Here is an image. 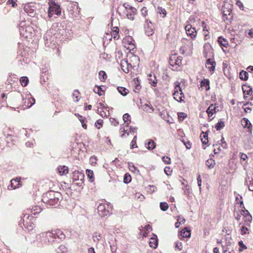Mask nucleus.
<instances>
[{"mask_svg":"<svg viewBox=\"0 0 253 253\" xmlns=\"http://www.w3.org/2000/svg\"><path fill=\"white\" fill-rule=\"evenodd\" d=\"M41 235L44 238L45 243L53 245L58 243L65 239V235L60 229L42 233Z\"/></svg>","mask_w":253,"mask_h":253,"instance_id":"nucleus-1","label":"nucleus"},{"mask_svg":"<svg viewBox=\"0 0 253 253\" xmlns=\"http://www.w3.org/2000/svg\"><path fill=\"white\" fill-rule=\"evenodd\" d=\"M69 14L73 18H77L80 14V8L77 2H71L69 3L68 8Z\"/></svg>","mask_w":253,"mask_h":253,"instance_id":"nucleus-2","label":"nucleus"},{"mask_svg":"<svg viewBox=\"0 0 253 253\" xmlns=\"http://www.w3.org/2000/svg\"><path fill=\"white\" fill-rule=\"evenodd\" d=\"M111 209V206L108 204H100L97 207L98 212L102 217L109 215Z\"/></svg>","mask_w":253,"mask_h":253,"instance_id":"nucleus-3","label":"nucleus"},{"mask_svg":"<svg viewBox=\"0 0 253 253\" xmlns=\"http://www.w3.org/2000/svg\"><path fill=\"white\" fill-rule=\"evenodd\" d=\"M222 13L224 21L226 22L227 24L230 23L233 18L231 8L223 7L222 8Z\"/></svg>","mask_w":253,"mask_h":253,"instance_id":"nucleus-4","label":"nucleus"},{"mask_svg":"<svg viewBox=\"0 0 253 253\" xmlns=\"http://www.w3.org/2000/svg\"><path fill=\"white\" fill-rule=\"evenodd\" d=\"M185 30L188 36L190 37L192 40H194L197 36V31L191 25L187 24L185 26Z\"/></svg>","mask_w":253,"mask_h":253,"instance_id":"nucleus-5","label":"nucleus"},{"mask_svg":"<svg viewBox=\"0 0 253 253\" xmlns=\"http://www.w3.org/2000/svg\"><path fill=\"white\" fill-rule=\"evenodd\" d=\"M56 31V28L52 26L49 30L46 32L45 34L44 35L43 38L47 42H48V40L51 41L50 38H52V36H54L56 38H58V34L55 33Z\"/></svg>","mask_w":253,"mask_h":253,"instance_id":"nucleus-6","label":"nucleus"},{"mask_svg":"<svg viewBox=\"0 0 253 253\" xmlns=\"http://www.w3.org/2000/svg\"><path fill=\"white\" fill-rule=\"evenodd\" d=\"M121 66L123 71L126 73H127L129 72V68H131L135 67V66H132L131 63H128L126 60H123L121 61Z\"/></svg>","mask_w":253,"mask_h":253,"instance_id":"nucleus-7","label":"nucleus"},{"mask_svg":"<svg viewBox=\"0 0 253 253\" xmlns=\"http://www.w3.org/2000/svg\"><path fill=\"white\" fill-rule=\"evenodd\" d=\"M55 191H47L43 194L42 201L43 202H47L48 201L52 200L54 198V194Z\"/></svg>","mask_w":253,"mask_h":253,"instance_id":"nucleus-8","label":"nucleus"},{"mask_svg":"<svg viewBox=\"0 0 253 253\" xmlns=\"http://www.w3.org/2000/svg\"><path fill=\"white\" fill-rule=\"evenodd\" d=\"M241 124L244 128H248L249 129V131L250 133H252V125L251 123H250V122L249 121V120L247 118H243L241 121Z\"/></svg>","mask_w":253,"mask_h":253,"instance_id":"nucleus-9","label":"nucleus"},{"mask_svg":"<svg viewBox=\"0 0 253 253\" xmlns=\"http://www.w3.org/2000/svg\"><path fill=\"white\" fill-rule=\"evenodd\" d=\"M20 179L21 178L20 177H16L11 180L10 184L11 187L13 189L19 188L20 186L21 185Z\"/></svg>","mask_w":253,"mask_h":253,"instance_id":"nucleus-10","label":"nucleus"},{"mask_svg":"<svg viewBox=\"0 0 253 253\" xmlns=\"http://www.w3.org/2000/svg\"><path fill=\"white\" fill-rule=\"evenodd\" d=\"M180 84L178 82H176L175 83V87L174 89V92L172 93L173 96V98L175 100L177 101V99H178L179 96V91H181V87L180 85Z\"/></svg>","mask_w":253,"mask_h":253,"instance_id":"nucleus-11","label":"nucleus"},{"mask_svg":"<svg viewBox=\"0 0 253 253\" xmlns=\"http://www.w3.org/2000/svg\"><path fill=\"white\" fill-rule=\"evenodd\" d=\"M145 32L146 35L150 36L153 35L154 31L152 28V23L150 21L147 23V26H144Z\"/></svg>","mask_w":253,"mask_h":253,"instance_id":"nucleus-12","label":"nucleus"},{"mask_svg":"<svg viewBox=\"0 0 253 253\" xmlns=\"http://www.w3.org/2000/svg\"><path fill=\"white\" fill-rule=\"evenodd\" d=\"M215 62L214 61H211V60L210 58L207 59L206 61V67L210 71H213L215 70Z\"/></svg>","mask_w":253,"mask_h":253,"instance_id":"nucleus-13","label":"nucleus"},{"mask_svg":"<svg viewBox=\"0 0 253 253\" xmlns=\"http://www.w3.org/2000/svg\"><path fill=\"white\" fill-rule=\"evenodd\" d=\"M176 57V55H172L169 58V63L170 66L172 67L173 70L178 71V67H177L176 62H175V58Z\"/></svg>","mask_w":253,"mask_h":253,"instance_id":"nucleus-14","label":"nucleus"},{"mask_svg":"<svg viewBox=\"0 0 253 253\" xmlns=\"http://www.w3.org/2000/svg\"><path fill=\"white\" fill-rule=\"evenodd\" d=\"M145 146L149 150H152L156 148V144L152 139H148L147 142L145 143Z\"/></svg>","mask_w":253,"mask_h":253,"instance_id":"nucleus-15","label":"nucleus"},{"mask_svg":"<svg viewBox=\"0 0 253 253\" xmlns=\"http://www.w3.org/2000/svg\"><path fill=\"white\" fill-rule=\"evenodd\" d=\"M242 90L244 94L251 95L253 92L252 88L246 84H244L242 86Z\"/></svg>","mask_w":253,"mask_h":253,"instance_id":"nucleus-16","label":"nucleus"},{"mask_svg":"<svg viewBox=\"0 0 253 253\" xmlns=\"http://www.w3.org/2000/svg\"><path fill=\"white\" fill-rule=\"evenodd\" d=\"M201 141L204 145L208 143V133L207 132H202L200 135Z\"/></svg>","mask_w":253,"mask_h":253,"instance_id":"nucleus-17","label":"nucleus"},{"mask_svg":"<svg viewBox=\"0 0 253 253\" xmlns=\"http://www.w3.org/2000/svg\"><path fill=\"white\" fill-rule=\"evenodd\" d=\"M216 107L214 106L213 104L210 105L206 111L209 117H211L213 114L216 112Z\"/></svg>","mask_w":253,"mask_h":253,"instance_id":"nucleus-18","label":"nucleus"},{"mask_svg":"<svg viewBox=\"0 0 253 253\" xmlns=\"http://www.w3.org/2000/svg\"><path fill=\"white\" fill-rule=\"evenodd\" d=\"M149 78L148 79L149 84L153 86H156L157 84V80L155 75H152L150 74L149 75Z\"/></svg>","mask_w":253,"mask_h":253,"instance_id":"nucleus-19","label":"nucleus"},{"mask_svg":"<svg viewBox=\"0 0 253 253\" xmlns=\"http://www.w3.org/2000/svg\"><path fill=\"white\" fill-rule=\"evenodd\" d=\"M218 42L220 46H222L227 47L228 45V42L227 40L224 38L223 37L220 36L218 38Z\"/></svg>","mask_w":253,"mask_h":253,"instance_id":"nucleus-20","label":"nucleus"},{"mask_svg":"<svg viewBox=\"0 0 253 253\" xmlns=\"http://www.w3.org/2000/svg\"><path fill=\"white\" fill-rule=\"evenodd\" d=\"M24 10L31 17H34L36 14L34 10L29 5H25Z\"/></svg>","mask_w":253,"mask_h":253,"instance_id":"nucleus-21","label":"nucleus"},{"mask_svg":"<svg viewBox=\"0 0 253 253\" xmlns=\"http://www.w3.org/2000/svg\"><path fill=\"white\" fill-rule=\"evenodd\" d=\"M55 186L53 182L51 181L48 179L45 180L44 185H43V188L45 189H49L50 190Z\"/></svg>","mask_w":253,"mask_h":253,"instance_id":"nucleus-22","label":"nucleus"},{"mask_svg":"<svg viewBox=\"0 0 253 253\" xmlns=\"http://www.w3.org/2000/svg\"><path fill=\"white\" fill-rule=\"evenodd\" d=\"M201 87H205L206 90L207 91L210 90V81L208 79H204V80L201 81Z\"/></svg>","mask_w":253,"mask_h":253,"instance_id":"nucleus-23","label":"nucleus"},{"mask_svg":"<svg viewBox=\"0 0 253 253\" xmlns=\"http://www.w3.org/2000/svg\"><path fill=\"white\" fill-rule=\"evenodd\" d=\"M180 236L182 238H188L191 236L190 230H187V228L183 229L180 232Z\"/></svg>","mask_w":253,"mask_h":253,"instance_id":"nucleus-24","label":"nucleus"},{"mask_svg":"<svg viewBox=\"0 0 253 253\" xmlns=\"http://www.w3.org/2000/svg\"><path fill=\"white\" fill-rule=\"evenodd\" d=\"M84 176V174L79 171H76L73 173V179L75 180L80 179L82 181Z\"/></svg>","mask_w":253,"mask_h":253,"instance_id":"nucleus-25","label":"nucleus"},{"mask_svg":"<svg viewBox=\"0 0 253 253\" xmlns=\"http://www.w3.org/2000/svg\"><path fill=\"white\" fill-rule=\"evenodd\" d=\"M58 169L60 175H63L68 173V168L65 166L59 167Z\"/></svg>","mask_w":253,"mask_h":253,"instance_id":"nucleus-26","label":"nucleus"},{"mask_svg":"<svg viewBox=\"0 0 253 253\" xmlns=\"http://www.w3.org/2000/svg\"><path fill=\"white\" fill-rule=\"evenodd\" d=\"M123 6H124L126 10L128 9L130 10V12L131 13H133V14L136 13L137 9L135 7L130 6L128 3H125L123 4Z\"/></svg>","mask_w":253,"mask_h":253,"instance_id":"nucleus-27","label":"nucleus"},{"mask_svg":"<svg viewBox=\"0 0 253 253\" xmlns=\"http://www.w3.org/2000/svg\"><path fill=\"white\" fill-rule=\"evenodd\" d=\"M51 8H53L52 10L53 11L54 14H55L57 16L61 15V9L60 6L58 5L54 4L53 6H51Z\"/></svg>","mask_w":253,"mask_h":253,"instance_id":"nucleus-28","label":"nucleus"},{"mask_svg":"<svg viewBox=\"0 0 253 253\" xmlns=\"http://www.w3.org/2000/svg\"><path fill=\"white\" fill-rule=\"evenodd\" d=\"M142 108L144 111L149 113L152 112L154 110V109L152 105H149L147 104H145L142 106Z\"/></svg>","mask_w":253,"mask_h":253,"instance_id":"nucleus-29","label":"nucleus"},{"mask_svg":"<svg viewBox=\"0 0 253 253\" xmlns=\"http://www.w3.org/2000/svg\"><path fill=\"white\" fill-rule=\"evenodd\" d=\"M248 75L247 72L242 70L239 74L240 79L242 81H247L248 79Z\"/></svg>","mask_w":253,"mask_h":253,"instance_id":"nucleus-30","label":"nucleus"},{"mask_svg":"<svg viewBox=\"0 0 253 253\" xmlns=\"http://www.w3.org/2000/svg\"><path fill=\"white\" fill-rule=\"evenodd\" d=\"M225 126L224 122L220 120L215 126V128L217 131L222 129Z\"/></svg>","mask_w":253,"mask_h":253,"instance_id":"nucleus-31","label":"nucleus"},{"mask_svg":"<svg viewBox=\"0 0 253 253\" xmlns=\"http://www.w3.org/2000/svg\"><path fill=\"white\" fill-rule=\"evenodd\" d=\"M20 82L22 86H26L29 83V79L27 77H22L20 79Z\"/></svg>","mask_w":253,"mask_h":253,"instance_id":"nucleus-32","label":"nucleus"},{"mask_svg":"<svg viewBox=\"0 0 253 253\" xmlns=\"http://www.w3.org/2000/svg\"><path fill=\"white\" fill-rule=\"evenodd\" d=\"M117 89L118 91L124 96L126 95L128 93V90L124 87H118Z\"/></svg>","mask_w":253,"mask_h":253,"instance_id":"nucleus-33","label":"nucleus"},{"mask_svg":"<svg viewBox=\"0 0 253 253\" xmlns=\"http://www.w3.org/2000/svg\"><path fill=\"white\" fill-rule=\"evenodd\" d=\"M150 246L154 249H156L158 246V240L154 238H151L149 242Z\"/></svg>","mask_w":253,"mask_h":253,"instance_id":"nucleus-34","label":"nucleus"},{"mask_svg":"<svg viewBox=\"0 0 253 253\" xmlns=\"http://www.w3.org/2000/svg\"><path fill=\"white\" fill-rule=\"evenodd\" d=\"M123 120L125 123H126V126H128L129 124L130 123V116L128 113H126L123 115Z\"/></svg>","mask_w":253,"mask_h":253,"instance_id":"nucleus-35","label":"nucleus"},{"mask_svg":"<svg viewBox=\"0 0 253 253\" xmlns=\"http://www.w3.org/2000/svg\"><path fill=\"white\" fill-rule=\"evenodd\" d=\"M242 211L244 213L243 215L245 218V220L247 221H251L252 219V217L249 212L246 210H242Z\"/></svg>","mask_w":253,"mask_h":253,"instance_id":"nucleus-36","label":"nucleus"},{"mask_svg":"<svg viewBox=\"0 0 253 253\" xmlns=\"http://www.w3.org/2000/svg\"><path fill=\"white\" fill-rule=\"evenodd\" d=\"M119 28L117 27L114 28L113 30L112 31V36H113V38L115 40H118L119 38Z\"/></svg>","mask_w":253,"mask_h":253,"instance_id":"nucleus-37","label":"nucleus"},{"mask_svg":"<svg viewBox=\"0 0 253 253\" xmlns=\"http://www.w3.org/2000/svg\"><path fill=\"white\" fill-rule=\"evenodd\" d=\"M86 174L89 179V180L92 182L94 180L93 172L90 169H86Z\"/></svg>","mask_w":253,"mask_h":253,"instance_id":"nucleus-38","label":"nucleus"},{"mask_svg":"<svg viewBox=\"0 0 253 253\" xmlns=\"http://www.w3.org/2000/svg\"><path fill=\"white\" fill-rule=\"evenodd\" d=\"M59 202L58 198H56V199L53 198L52 200L50 199V201H48L47 202L44 203L49 205L50 206H55L58 204Z\"/></svg>","mask_w":253,"mask_h":253,"instance_id":"nucleus-39","label":"nucleus"},{"mask_svg":"<svg viewBox=\"0 0 253 253\" xmlns=\"http://www.w3.org/2000/svg\"><path fill=\"white\" fill-rule=\"evenodd\" d=\"M206 165L209 168H213L215 164V161L212 159H209L206 161Z\"/></svg>","mask_w":253,"mask_h":253,"instance_id":"nucleus-40","label":"nucleus"},{"mask_svg":"<svg viewBox=\"0 0 253 253\" xmlns=\"http://www.w3.org/2000/svg\"><path fill=\"white\" fill-rule=\"evenodd\" d=\"M101 238V235L98 232H95L92 235V239L94 242H98Z\"/></svg>","mask_w":253,"mask_h":253,"instance_id":"nucleus-41","label":"nucleus"},{"mask_svg":"<svg viewBox=\"0 0 253 253\" xmlns=\"http://www.w3.org/2000/svg\"><path fill=\"white\" fill-rule=\"evenodd\" d=\"M93 91L95 93H97L99 96H101L102 94V92H103L104 90L102 89L101 86L95 85L93 89Z\"/></svg>","mask_w":253,"mask_h":253,"instance_id":"nucleus-42","label":"nucleus"},{"mask_svg":"<svg viewBox=\"0 0 253 253\" xmlns=\"http://www.w3.org/2000/svg\"><path fill=\"white\" fill-rule=\"evenodd\" d=\"M57 253H66V248L64 245H60L56 250Z\"/></svg>","mask_w":253,"mask_h":253,"instance_id":"nucleus-43","label":"nucleus"},{"mask_svg":"<svg viewBox=\"0 0 253 253\" xmlns=\"http://www.w3.org/2000/svg\"><path fill=\"white\" fill-rule=\"evenodd\" d=\"M99 79L102 81H104L107 79V74L104 71H100L99 72Z\"/></svg>","mask_w":253,"mask_h":253,"instance_id":"nucleus-44","label":"nucleus"},{"mask_svg":"<svg viewBox=\"0 0 253 253\" xmlns=\"http://www.w3.org/2000/svg\"><path fill=\"white\" fill-rule=\"evenodd\" d=\"M160 207L161 210L163 211H166L169 208V205L166 202H161Z\"/></svg>","mask_w":253,"mask_h":253,"instance_id":"nucleus-45","label":"nucleus"},{"mask_svg":"<svg viewBox=\"0 0 253 253\" xmlns=\"http://www.w3.org/2000/svg\"><path fill=\"white\" fill-rule=\"evenodd\" d=\"M131 177L128 173H126L124 176V182L125 183H128L131 181Z\"/></svg>","mask_w":253,"mask_h":253,"instance_id":"nucleus-46","label":"nucleus"},{"mask_svg":"<svg viewBox=\"0 0 253 253\" xmlns=\"http://www.w3.org/2000/svg\"><path fill=\"white\" fill-rule=\"evenodd\" d=\"M157 11L160 14H163V17H164L166 16L167 12L165 8H163L160 6H158L157 8Z\"/></svg>","mask_w":253,"mask_h":253,"instance_id":"nucleus-47","label":"nucleus"},{"mask_svg":"<svg viewBox=\"0 0 253 253\" xmlns=\"http://www.w3.org/2000/svg\"><path fill=\"white\" fill-rule=\"evenodd\" d=\"M178 117L179 122H182L187 117V115L183 112H179L178 113Z\"/></svg>","mask_w":253,"mask_h":253,"instance_id":"nucleus-48","label":"nucleus"},{"mask_svg":"<svg viewBox=\"0 0 253 253\" xmlns=\"http://www.w3.org/2000/svg\"><path fill=\"white\" fill-rule=\"evenodd\" d=\"M79 119L82 123V126L84 128L86 129L87 128V125L85 124V122H86V119L82 116H79Z\"/></svg>","mask_w":253,"mask_h":253,"instance_id":"nucleus-49","label":"nucleus"},{"mask_svg":"<svg viewBox=\"0 0 253 253\" xmlns=\"http://www.w3.org/2000/svg\"><path fill=\"white\" fill-rule=\"evenodd\" d=\"M136 139L137 136L135 135L134 136L133 139L132 140L130 144V148L133 149L134 148L137 147V145L136 144Z\"/></svg>","mask_w":253,"mask_h":253,"instance_id":"nucleus-50","label":"nucleus"},{"mask_svg":"<svg viewBox=\"0 0 253 253\" xmlns=\"http://www.w3.org/2000/svg\"><path fill=\"white\" fill-rule=\"evenodd\" d=\"M162 160L165 164L169 165L171 164L170 158L168 156H164L162 157Z\"/></svg>","mask_w":253,"mask_h":253,"instance_id":"nucleus-51","label":"nucleus"},{"mask_svg":"<svg viewBox=\"0 0 253 253\" xmlns=\"http://www.w3.org/2000/svg\"><path fill=\"white\" fill-rule=\"evenodd\" d=\"M182 57L180 56H176L175 58V62H176L177 67H179L181 65Z\"/></svg>","mask_w":253,"mask_h":253,"instance_id":"nucleus-52","label":"nucleus"},{"mask_svg":"<svg viewBox=\"0 0 253 253\" xmlns=\"http://www.w3.org/2000/svg\"><path fill=\"white\" fill-rule=\"evenodd\" d=\"M103 123V121L101 119L98 120L95 123V126L96 127H97L98 129L100 128L102 126V125Z\"/></svg>","mask_w":253,"mask_h":253,"instance_id":"nucleus-53","label":"nucleus"},{"mask_svg":"<svg viewBox=\"0 0 253 253\" xmlns=\"http://www.w3.org/2000/svg\"><path fill=\"white\" fill-rule=\"evenodd\" d=\"M135 198L140 201H142L144 199V196L139 192H136L135 194Z\"/></svg>","mask_w":253,"mask_h":253,"instance_id":"nucleus-54","label":"nucleus"},{"mask_svg":"<svg viewBox=\"0 0 253 253\" xmlns=\"http://www.w3.org/2000/svg\"><path fill=\"white\" fill-rule=\"evenodd\" d=\"M175 248L179 250V251L182 250V244L181 242L179 241H177L175 243Z\"/></svg>","mask_w":253,"mask_h":253,"instance_id":"nucleus-55","label":"nucleus"},{"mask_svg":"<svg viewBox=\"0 0 253 253\" xmlns=\"http://www.w3.org/2000/svg\"><path fill=\"white\" fill-rule=\"evenodd\" d=\"M179 91L180 92V96L178 97V99H177V101L178 102H181L183 101V98H184L185 97H184V93H183V92L182 91L181 88V91Z\"/></svg>","mask_w":253,"mask_h":253,"instance_id":"nucleus-56","label":"nucleus"},{"mask_svg":"<svg viewBox=\"0 0 253 253\" xmlns=\"http://www.w3.org/2000/svg\"><path fill=\"white\" fill-rule=\"evenodd\" d=\"M165 172L168 175H170L172 172L171 169L169 167H166L164 169Z\"/></svg>","mask_w":253,"mask_h":253,"instance_id":"nucleus-57","label":"nucleus"},{"mask_svg":"<svg viewBox=\"0 0 253 253\" xmlns=\"http://www.w3.org/2000/svg\"><path fill=\"white\" fill-rule=\"evenodd\" d=\"M53 198L55 199L58 198V201H59L60 198H62L61 193L58 192L57 191H55Z\"/></svg>","mask_w":253,"mask_h":253,"instance_id":"nucleus-58","label":"nucleus"},{"mask_svg":"<svg viewBox=\"0 0 253 253\" xmlns=\"http://www.w3.org/2000/svg\"><path fill=\"white\" fill-rule=\"evenodd\" d=\"M111 124L114 125V126H117L119 125V122L115 119L111 118L110 119Z\"/></svg>","mask_w":253,"mask_h":253,"instance_id":"nucleus-59","label":"nucleus"},{"mask_svg":"<svg viewBox=\"0 0 253 253\" xmlns=\"http://www.w3.org/2000/svg\"><path fill=\"white\" fill-rule=\"evenodd\" d=\"M236 4L237 5H238L239 7V8L243 10V8H244L243 4L240 0H237Z\"/></svg>","mask_w":253,"mask_h":253,"instance_id":"nucleus-60","label":"nucleus"},{"mask_svg":"<svg viewBox=\"0 0 253 253\" xmlns=\"http://www.w3.org/2000/svg\"><path fill=\"white\" fill-rule=\"evenodd\" d=\"M128 166L130 170L132 171H135L137 170V168L135 167L132 163H128Z\"/></svg>","mask_w":253,"mask_h":253,"instance_id":"nucleus-61","label":"nucleus"},{"mask_svg":"<svg viewBox=\"0 0 253 253\" xmlns=\"http://www.w3.org/2000/svg\"><path fill=\"white\" fill-rule=\"evenodd\" d=\"M241 234L242 235H244L247 233V232L248 231V228L244 226H243L241 229Z\"/></svg>","mask_w":253,"mask_h":253,"instance_id":"nucleus-62","label":"nucleus"},{"mask_svg":"<svg viewBox=\"0 0 253 253\" xmlns=\"http://www.w3.org/2000/svg\"><path fill=\"white\" fill-rule=\"evenodd\" d=\"M134 14H133V13L131 12L130 13H127L126 16L127 18H128L129 19L133 20L134 19Z\"/></svg>","mask_w":253,"mask_h":253,"instance_id":"nucleus-63","label":"nucleus"},{"mask_svg":"<svg viewBox=\"0 0 253 253\" xmlns=\"http://www.w3.org/2000/svg\"><path fill=\"white\" fill-rule=\"evenodd\" d=\"M240 156L241 160L245 161L248 158L247 155L243 153H240Z\"/></svg>","mask_w":253,"mask_h":253,"instance_id":"nucleus-64","label":"nucleus"}]
</instances>
